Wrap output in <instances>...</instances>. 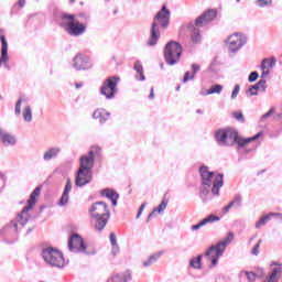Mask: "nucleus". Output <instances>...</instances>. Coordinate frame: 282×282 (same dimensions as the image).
<instances>
[{"label":"nucleus","mask_w":282,"mask_h":282,"mask_svg":"<svg viewBox=\"0 0 282 282\" xmlns=\"http://www.w3.org/2000/svg\"><path fill=\"white\" fill-rule=\"evenodd\" d=\"M69 3L70 4L76 3V0H69Z\"/></svg>","instance_id":"13d9d810"},{"label":"nucleus","mask_w":282,"mask_h":282,"mask_svg":"<svg viewBox=\"0 0 282 282\" xmlns=\"http://www.w3.org/2000/svg\"><path fill=\"white\" fill-rule=\"evenodd\" d=\"M111 282H127L131 281V274H124V273H117L111 276L110 279Z\"/></svg>","instance_id":"c756f323"},{"label":"nucleus","mask_w":282,"mask_h":282,"mask_svg":"<svg viewBox=\"0 0 282 282\" xmlns=\"http://www.w3.org/2000/svg\"><path fill=\"white\" fill-rule=\"evenodd\" d=\"M272 113H274V108H271L267 113H264L261 117V120H267V118H270V116H272Z\"/></svg>","instance_id":"8fccbe9b"},{"label":"nucleus","mask_w":282,"mask_h":282,"mask_svg":"<svg viewBox=\"0 0 282 282\" xmlns=\"http://www.w3.org/2000/svg\"><path fill=\"white\" fill-rule=\"evenodd\" d=\"M240 279H247L248 282H254L257 281V274L254 272L241 271Z\"/></svg>","instance_id":"473e14b6"},{"label":"nucleus","mask_w":282,"mask_h":282,"mask_svg":"<svg viewBox=\"0 0 282 282\" xmlns=\"http://www.w3.org/2000/svg\"><path fill=\"white\" fill-rule=\"evenodd\" d=\"M199 96H210V93H208V89L206 90V89H200V91H199Z\"/></svg>","instance_id":"864d4df0"},{"label":"nucleus","mask_w":282,"mask_h":282,"mask_svg":"<svg viewBox=\"0 0 282 282\" xmlns=\"http://www.w3.org/2000/svg\"><path fill=\"white\" fill-rule=\"evenodd\" d=\"M257 78H259V73L252 72V73H250L248 80H249V83H254V80H257Z\"/></svg>","instance_id":"a18cd8bd"},{"label":"nucleus","mask_w":282,"mask_h":282,"mask_svg":"<svg viewBox=\"0 0 282 282\" xmlns=\"http://www.w3.org/2000/svg\"><path fill=\"white\" fill-rule=\"evenodd\" d=\"M165 63L177 65L182 56V45L177 42H169L164 48Z\"/></svg>","instance_id":"9d476101"},{"label":"nucleus","mask_w":282,"mask_h":282,"mask_svg":"<svg viewBox=\"0 0 282 282\" xmlns=\"http://www.w3.org/2000/svg\"><path fill=\"white\" fill-rule=\"evenodd\" d=\"M166 206H169V200L163 199L161 204L149 214L148 219H153V217H155V213H164V210H166Z\"/></svg>","instance_id":"cd10ccee"},{"label":"nucleus","mask_w":282,"mask_h":282,"mask_svg":"<svg viewBox=\"0 0 282 282\" xmlns=\"http://www.w3.org/2000/svg\"><path fill=\"white\" fill-rule=\"evenodd\" d=\"M1 41V51H0V67H4L6 69H10V55H8V41L6 40V35H0Z\"/></svg>","instance_id":"2eb2a0df"},{"label":"nucleus","mask_w":282,"mask_h":282,"mask_svg":"<svg viewBox=\"0 0 282 282\" xmlns=\"http://www.w3.org/2000/svg\"><path fill=\"white\" fill-rule=\"evenodd\" d=\"M236 3H241V0H236Z\"/></svg>","instance_id":"680f3d73"},{"label":"nucleus","mask_w":282,"mask_h":282,"mask_svg":"<svg viewBox=\"0 0 282 282\" xmlns=\"http://www.w3.org/2000/svg\"><path fill=\"white\" fill-rule=\"evenodd\" d=\"M102 159V148L94 145L87 154H83L79 159V170L91 173L96 160Z\"/></svg>","instance_id":"6e6552de"},{"label":"nucleus","mask_w":282,"mask_h":282,"mask_svg":"<svg viewBox=\"0 0 282 282\" xmlns=\"http://www.w3.org/2000/svg\"><path fill=\"white\" fill-rule=\"evenodd\" d=\"M110 239V243L112 246L111 252L113 254V257H116V254H118V252H120V247L118 246V238L116 237V234L111 232L109 236Z\"/></svg>","instance_id":"c85d7f7f"},{"label":"nucleus","mask_w":282,"mask_h":282,"mask_svg":"<svg viewBox=\"0 0 282 282\" xmlns=\"http://www.w3.org/2000/svg\"><path fill=\"white\" fill-rule=\"evenodd\" d=\"M69 193H72V178L66 180V184L62 193V196L57 203V206L63 208V206H67V204H69Z\"/></svg>","instance_id":"aec40b11"},{"label":"nucleus","mask_w":282,"mask_h":282,"mask_svg":"<svg viewBox=\"0 0 282 282\" xmlns=\"http://www.w3.org/2000/svg\"><path fill=\"white\" fill-rule=\"evenodd\" d=\"M258 8H272V0H257Z\"/></svg>","instance_id":"c9c22d12"},{"label":"nucleus","mask_w":282,"mask_h":282,"mask_svg":"<svg viewBox=\"0 0 282 282\" xmlns=\"http://www.w3.org/2000/svg\"><path fill=\"white\" fill-rule=\"evenodd\" d=\"M259 91V87L256 85L251 86L248 90L247 94H249V96H258Z\"/></svg>","instance_id":"ea45409f"},{"label":"nucleus","mask_w":282,"mask_h":282,"mask_svg":"<svg viewBox=\"0 0 282 282\" xmlns=\"http://www.w3.org/2000/svg\"><path fill=\"white\" fill-rule=\"evenodd\" d=\"M272 217H276L282 221V214L281 213H269L268 215L261 217L258 223H256V228H261V226H265L272 219Z\"/></svg>","instance_id":"b1692460"},{"label":"nucleus","mask_w":282,"mask_h":282,"mask_svg":"<svg viewBox=\"0 0 282 282\" xmlns=\"http://www.w3.org/2000/svg\"><path fill=\"white\" fill-rule=\"evenodd\" d=\"M276 67V57L271 56L262 59L260 69H261V78H268L270 76V69Z\"/></svg>","instance_id":"f3484780"},{"label":"nucleus","mask_w":282,"mask_h":282,"mask_svg":"<svg viewBox=\"0 0 282 282\" xmlns=\"http://www.w3.org/2000/svg\"><path fill=\"white\" fill-rule=\"evenodd\" d=\"M259 248H261V239L258 240L257 245L251 250V254H253V257L259 254Z\"/></svg>","instance_id":"37998d69"},{"label":"nucleus","mask_w":282,"mask_h":282,"mask_svg":"<svg viewBox=\"0 0 282 282\" xmlns=\"http://www.w3.org/2000/svg\"><path fill=\"white\" fill-rule=\"evenodd\" d=\"M188 80H195V75H191V72H186L183 77V83H188Z\"/></svg>","instance_id":"c03bdc74"},{"label":"nucleus","mask_w":282,"mask_h":282,"mask_svg":"<svg viewBox=\"0 0 282 282\" xmlns=\"http://www.w3.org/2000/svg\"><path fill=\"white\" fill-rule=\"evenodd\" d=\"M18 6H19L20 8H25V0H19V1H18Z\"/></svg>","instance_id":"6e6d98bb"},{"label":"nucleus","mask_w":282,"mask_h":282,"mask_svg":"<svg viewBox=\"0 0 282 282\" xmlns=\"http://www.w3.org/2000/svg\"><path fill=\"white\" fill-rule=\"evenodd\" d=\"M204 256L199 254L189 260V267L194 268V270H202V259Z\"/></svg>","instance_id":"7c9ffc66"},{"label":"nucleus","mask_w":282,"mask_h":282,"mask_svg":"<svg viewBox=\"0 0 282 282\" xmlns=\"http://www.w3.org/2000/svg\"><path fill=\"white\" fill-rule=\"evenodd\" d=\"M241 202H243L241 194L235 195L234 199L224 207V213H228L230 208H241Z\"/></svg>","instance_id":"393cba45"},{"label":"nucleus","mask_w":282,"mask_h":282,"mask_svg":"<svg viewBox=\"0 0 282 282\" xmlns=\"http://www.w3.org/2000/svg\"><path fill=\"white\" fill-rule=\"evenodd\" d=\"M199 174L202 177L203 188L200 189V195H208L210 193V186L213 195H219V188L224 186V174H216L208 171V166H200Z\"/></svg>","instance_id":"20e7f679"},{"label":"nucleus","mask_w":282,"mask_h":282,"mask_svg":"<svg viewBox=\"0 0 282 282\" xmlns=\"http://www.w3.org/2000/svg\"><path fill=\"white\" fill-rule=\"evenodd\" d=\"M42 259H44L45 263L51 265V268H65L63 253L53 247H47L42 250Z\"/></svg>","instance_id":"1a4fd4ad"},{"label":"nucleus","mask_w":282,"mask_h":282,"mask_svg":"<svg viewBox=\"0 0 282 282\" xmlns=\"http://www.w3.org/2000/svg\"><path fill=\"white\" fill-rule=\"evenodd\" d=\"M231 116L237 120V122H246V117H243V112H241V110L234 111Z\"/></svg>","instance_id":"f704fd0d"},{"label":"nucleus","mask_w":282,"mask_h":282,"mask_svg":"<svg viewBox=\"0 0 282 282\" xmlns=\"http://www.w3.org/2000/svg\"><path fill=\"white\" fill-rule=\"evenodd\" d=\"M196 113H204V112H203L202 110H199V109H198V110H196Z\"/></svg>","instance_id":"bf43d9fd"},{"label":"nucleus","mask_w":282,"mask_h":282,"mask_svg":"<svg viewBox=\"0 0 282 282\" xmlns=\"http://www.w3.org/2000/svg\"><path fill=\"white\" fill-rule=\"evenodd\" d=\"M22 118L24 122H32V107L25 106L22 110Z\"/></svg>","instance_id":"2f4dec72"},{"label":"nucleus","mask_w":282,"mask_h":282,"mask_svg":"<svg viewBox=\"0 0 282 282\" xmlns=\"http://www.w3.org/2000/svg\"><path fill=\"white\" fill-rule=\"evenodd\" d=\"M41 195V187H36L30 195L28 200V206H25L22 212L18 215L17 219L12 220L9 225V228L13 230V232H19L25 228V224L30 221V210L34 208L36 204V197Z\"/></svg>","instance_id":"423d86ee"},{"label":"nucleus","mask_w":282,"mask_h":282,"mask_svg":"<svg viewBox=\"0 0 282 282\" xmlns=\"http://www.w3.org/2000/svg\"><path fill=\"white\" fill-rule=\"evenodd\" d=\"M93 118L94 120H98L99 124H105V122L111 118V112L99 108L93 112Z\"/></svg>","instance_id":"412c9836"},{"label":"nucleus","mask_w":282,"mask_h":282,"mask_svg":"<svg viewBox=\"0 0 282 282\" xmlns=\"http://www.w3.org/2000/svg\"><path fill=\"white\" fill-rule=\"evenodd\" d=\"M221 91H224V86L216 84V85L210 86L207 94H209V96H210L213 94H221Z\"/></svg>","instance_id":"72a5a7b5"},{"label":"nucleus","mask_w":282,"mask_h":282,"mask_svg":"<svg viewBox=\"0 0 282 282\" xmlns=\"http://www.w3.org/2000/svg\"><path fill=\"white\" fill-rule=\"evenodd\" d=\"M150 100H153V98H155V93L153 90V87L150 89V96H149Z\"/></svg>","instance_id":"5fc2aeb1"},{"label":"nucleus","mask_w":282,"mask_h":282,"mask_svg":"<svg viewBox=\"0 0 282 282\" xmlns=\"http://www.w3.org/2000/svg\"><path fill=\"white\" fill-rule=\"evenodd\" d=\"M73 67L76 72H85L87 69H91V67H94V63H91L89 56L78 53L73 58Z\"/></svg>","instance_id":"4468645a"},{"label":"nucleus","mask_w":282,"mask_h":282,"mask_svg":"<svg viewBox=\"0 0 282 282\" xmlns=\"http://www.w3.org/2000/svg\"><path fill=\"white\" fill-rule=\"evenodd\" d=\"M144 208H147V203L141 204L139 212L137 214V219H140V217L142 216V213L144 212Z\"/></svg>","instance_id":"09e8293b"},{"label":"nucleus","mask_w":282,"mask_h":282,"mask_svg":"<svg viewBox=\"0 0 282 282\" xmlns=\"http://www.w3.org/2000/svg\"><path fill=\"white\" fill-rule=\"evenodd\" d=\"M0 98H1V95H0Z\"/></svg>","instance_id":"69168bd1"},{"label":"nucleus","mask_w":282,"mask_h":282,"mask_svg":"<svg viewBox=\"0 0 282 282\" xmlns=\"http://www.w3.org/2000/svg\"><path fill=\"white\" fill-rule=\"evenodd\" d=\"M76 89H80L83 87V84H75Z\"/></svg>","instance_id":"4d7b16f0"},{"label":"nucleus","mask_w":282,"mask_h":282,"mask_svg":"<svg viewBox=\"0 0 282 282\" xmlns=\"http://www.w3.org/2000/svg\"><path fill=\"white\" fill-rule=\"evenodd\" d=\"M23 100H25V98L20 97L15 104V110L14 113L15 116H21V105H23Z\"/></svg>","instance_id":"4c0bfd02"},{"label":"nucleus","mask_w":282,"mask_h":282,"mask_svg":"<svg viewBox=\"0 0 282 282\" xmlns=\"http://www.w3.org/2000/svg\"><path fill=\"white\" fill-rule=\"evenodd\" d=\"M256 85L258 86V89H262V91H265V79H260Z\"/></svg>","instance_id":"49530a36"},{"label":"nucleus","mask_w":282,"mask_h":282,"mask_svg":"<svg viewBox=\"0 0 282 282\" xmlns=\"http://www.w3.org/2000/svg\"><path fill=\"white\" fill-rule=\"evenodd\" d=\"M219 219L220 218L218 216L209 215L203 219V224L204 226H206L207 224H215V221H219Z\"/></svg>","instance_id":"e433bc0d"},{"label":"nucleus","mask_w":282,"mask_h":282,"mask_svg":"<svg viewBox=\"0 0 282 282\" xmlns=\"http://www.w3.org/2000/svg\"><path fill=\"white\" fill-rule=\"evenodd\" d=\"M247 153H250V150H247Z\"/></svg>","instance_id":"0e129e2a"},{"label":"nucleus","mask_w":282,"mask_h":282,"mask_svg":"<svg viewBox=\"0 0 282 282\" xmlns=\"http://www.w3.org/2000/svg\"><path fill=\"white\" fill-rule=\"evenodd\" d=\"M68 250L70 252H76L80 254H96L95 251H87V246L85 245V240L78 234H75L68 239Z\"/></svg>","instance_id":"f8f14e48"},{"label":"nucleus","mask_w":282,"mask_h":282,"mask_svg":"<svg viewBox=\"0 0 282 282\" xmlns=\"http://www.w3.org/2000/svg\"><path fill=\"white\" fill-rule=\"evenodd\" d=\"M239 91H241V86H239V84H237L234 87V90L231 93V100H235V98H237V96H239Z\"/></svg>","instance_id":"79ce46f5"},{"label":"nucleus","mask_w":282,"mask_h":282,"mask_svg":"<svg viewBox=\"0 0 282 282\" xmlns=\"http://www.w3.org/2000/svg\"><path fill=\"white\" fill-rule=\"evenodd\" d=\"M87 21H89V15L87 13H61L58 25L69 36H83L87 32Z\"/></svg>","instance_id":"f257e3e1"},{"label":"nucleus","mask_w":282,"mask_h":282,"mask_svg":"<svg viewBox=\"0 0 282 282\" xmlns=\"http://www.w3.org/2000/svg\"><path fill=\"white\" fill-rule=\"evenodd\" d=\"M120 83V77L112 76L107 78L102 86H101V95L107 98V100H111L112 98H116V94L118 91L117 87Z\"/></svg>","instance_id":"ddd939ff"},{"label":"nucleus","mask_w":282,"mask_h":282,"mask_svg":"<svg viewBox=\"0 0 282 282\" xmlns=\"http://www.w3.org/2000/svg\"><path fill=\"white\" fill-rule=\"evenodd\" d=\"M89 214L95 221V228L100 232L105 230L107 226V221H109L111 217V213L109 212V206L105 202H97L93 204L89 208Z\"/></svg>","instance_id":"0eeeda50"},{"label":"nucleus","mask_w":282,"mask_h":282,"mask_svg":"<svg viewBox=\"0 0 282 282\" xmlns=\"http://www.w3.org/2000/svg\"><path fill=\"white\" fill-rule=\"evenodd\" d=\"M192 69H193V76H195V74H197V72H199L200 69L199 64H192Z\"/></svg>","instance_id":"3c124183"},{"label":"nucleus","mask_w":282,"mask_h":282,"mask_svg":"<svg viewBox=\"0 0 282 282\" xmlns=\"http://www.w3.org/2000/svg\"><path fill=\"white\" fill-rule=\"evenodd\" d=\"M101 195L102 197H107L108 199H110V202L112 203V206H118V199L120 195L116 191L111 188H106L101 191Z\"/></svg>","instance_id":"5701e85b"},{"label":"nucleus","mask_w":282,"mask_h":282,"mask_svg":"<svg viewBox=\"0 0 282 282\" xmlns=\"http://www.w3.org/2000/svg\"><path fill=\"white\" fill-rule=\"evenodd\" d=\"M180 88H181V87H180V86H177V87H176V91H180Z\"/></svg>","instance_id":"e2e57ef3"},{"label":"nucleus","mask_w":282,"mask_h":282,"mask_svg":"<svg viewBox=\"0 0 282 282\" xmlns=\"http://www.w3.org/2000/svg\"><path fill=\"white\" fill-rule=\"evenodd\" d=\"M280 278H276L275 275L270 274L267 281L264 282H279Z\"/></svg>","instance_id":"603ef678"},{"label":"nucleus","mask_w":282,"mask_h":282,"mask_svg":"<svg viewBox=\"0 0 282 282\" xmlns=\"http://www.w3.org/2000/svg\"><path fill=\"white\" fill-rule=\"evenodd\" d=\"M203 226H205V225H204V220H202V221L198 223L197 225H193V226L191 227V230H192L193 232H195L196 230H199V228H203Z\"/></svg>","instance_id":"de8ad7c7"},{"label":"nucleus","mask_w":282,"mask_h":282,"mask_svg":"<svg viewBox=\"0 0 282 282\" xmlns=\"http://www.w3.org/2000/svg\"><path fill=\"white\" fill-rule=\"evenodd\" d=\"M215 19H217V11L209 9L195 20V25L196 28H203L207 23H210V21H215Z\"/></svg>","instance_id":"dca6fc26"},{"label":"nucleus","mask_w":282,"mask_h":282,"mask_svg":"<svg viewBox=\"0 0 282 282\" xmlns=\"http://www.w3.org/2000/svg\"><path fill=\"white\" fill-rule=\"evenodd\" d=\"M134 70L137 73V80H147V77L144 76V67L142 66V63L140 61L134 63Z\"/></svg>","instance_id":"bb28decb"},{"label":"nucleus","mask_w":282,"mask_h":282,"mask_svg":"<svg viewBox=\"0 0 282 282\" xmlns=\"http://www.w3.org/2000/svg\"><path fill=\"white\" fill-rule=\"evenodd\" d=\"M58 155H61V148L52 147L44 152L43 160L44 162H50L51 160L58 158Z\"/></svg>","instance_id":"4be33fe9"},{"label":"nucleus","mask_w":282,"mask_h":282,"mask_svg":"<svg viewBox=\"0 0 282 282\" xmlns=\"http://www.w3.org/2000/svg\"><path fill=\"white\" fill-rule=\"evenodd\" d=\"M91 172H87L85 170H79L76 173L75 176V186L83 187L87 186L91 182Z\"/></svg>","instance_id":"6ab92c4d"},{"label":"nucleus","mask_w":282,"mask_h":282,"mask_svg":"<svg viewBox=\"0 0 282 282\" xmlns=\"http://www.w3.org/2000/svg\"><path fill=\"white\" fill-rule=\"evenodd\" d=\"M164 254V251H158L149 256L147 260L143 261V268H150L153 263L158 262V260Z\"/></svg>","instance_id":"a878e982"},{"label":"nucleus","mask_w":282,"mask_h":282,"mask_svg":"<svg viewBox=\"0 0 282 282\" xmlns=\"http://www.w3.org/2000/svg\"><path fill=\"white\" fill-rule=\"evenodd\" d=\"M160 67H161V69H164V64H161Z\"/></svg>","instance_id":"052dcab7"},{"label":"nucleus","mask_w":282,"mask_h":282,"mask_svg":"<svg viewBox=\"0 0 282 282\" xmlns=\"http://www.w3.org/2000/svg\"><path fill=\"white\" fill-rule=\"evenodd\" d=\"M246 43H248V37L243 33H232L226 40V46L231 54H237Z\"/></svg>","instance_id":"9b49d317"},{"label":"nucleus","mask_w":282,"mask_h":282,"mask_svg":"<svg viewBox=\"0 0 282 282\" xmlns=\"http://www.w3.org/2000/svg\"><path fill=\"white\" fill-rule=\"evenodd\" d=\"M170 21L171 11H169L164 4L153 19L152 26L150 29V37L147 42L149 47H154V45H158V41H160V26L163 30H166V28H169Z\"/></svg>","instance_id":"7ed1b4c3"},{"label":"nucleus","mask_w":282,"mask_h":282,"mask_svg":"<svg viewBox=\"0 0 282 282\" xmlns=\"http://www.w3.org/2000/svg\"><path fill=\"white\" fill-rule=\"evenodd\" d=\"M214 138L218 147H235V144H238V149H243L250 142H254V140L261 138V132L251 138L243 139L239 137V132L235 128H225L216 130Z\"/></svg>","instance_id":"f03ea898"},{"label":"nucleus","mask_w":282,"mask_h":282,"mask_svg":"<svg viewBox=\"0 0 282 282\" xmlns=\"http://www.w3.org/2000/svg\"><path fill=\"white\" fill-rule=\"evenodd\" d=\"M193 43H199L202 41V34H199V30L195 29L192 34Z\"/></svg>","instance_id":"58836bf2"},{"label":"nucleus","mask_w":282,"mask_h":282,"mask_svg":"<svg viewBox=\"0 0 282 282\" xmlns=\"http://www.w3.org/2000/svg\"><path fill=\"white\" fill-rule=\"evenodd\" d=\"M0 142L3 147H15L18 142L17 135L8 132L3 128H0Z\"/></svg>","instance_id":"a211bd4d"},{"label":"nucleus","mask_w":282,"mask_h":282,"mask_svg":"<svg viewBox=\"0 0 282 282\" xmlns=\"http://www.w3.org/2000/svg\"><path fill=\"white\" fill-rule=\"evenodd\" d=\"M281 274H282V268L281 267H275L273 268L271 275L275 276L278 279H281Z\"/></svg>","instance_id":"a19ab883"},{"label":"nucleus","mask_w":282,"mask_h":282,"mask_svg":"<svg viewBox=\"0 0 282 282\" xmlns=\"http://www.w3.org/2000/svg\"><path fill=\"white\" fill-rule=\"evenodd\" d=\"M232 241H235V234L228 232L226 238L220 240L218 243L213 245L206 250L204 257L209 263V270H213L214 268H217V265H219V259L224 257L226 248H228V246H230Z\"/></svg>","instance_id":"39448f33"}]
</instances>
